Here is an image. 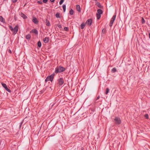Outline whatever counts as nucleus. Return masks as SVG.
I'll use <instances>...</instances> for the list:
<instances>
[{"mask_svg":"<svg viewBox=\"0 0 150 150\" xmlns=\"http://www.w3.org/2000/svg\"><path fill=\"white\" fill-rule=\"evenodd\" d=\"M37 3L38 4H42V2L41 1H38L37 2Z\"/></svg>","mask_w":150,"mask_h":150,"instance_id":"obj_32","label":"nucleus"},{"mask_svg":"<svg viewBox=\"0 0 150 150\" xmlns=\"http://www.w3.org/2000/svg\"><path fill=\"white\" fill-rule=\"evenodd\" d=\"M97 6H98V7L99 8H101L102 7V6L99 3H97Z\"/></svg>","mask_w":150,"mask_h":150,"instance_id":"obj_25","label":"nucleus"},{"mask_svg":"<svg viewBox=\"0 0 150 150\" xmlns=\"http://www.w3.org/2000/svg\"><path fill=\"white\" fill-rule=\"evenodd\" d=\"M116 17V14H115L112 17L111 19V20L110 21V24H109V26L110 27H112V24L115 21V19Z\"/></svg>","mask_w":150,"mask_h":150,"instance_id":"obj_4","label":"nucleus"},{"mask_svg":"<svg viewBox=\"0 0 150 150\" xmlns=\"http://www.w3.org/2000/svg\"><path fill=\"white\" fill-rule=\"evenodd\" d=\"M58 84L59 86H62L64 83V80L62 78H60L58 80Z\"/></svg>","mask_w":150,"mask_h":150,"instance_id":"obj_5","label":"nucleus"},{"mask_svg":"<svg viewBox=\"0 0 150 150\" xmlns=\"http://www.w3.org/2000/svg\"><path fill=\"white\" fill-rule=\"evenodd\" d=\"M145 118L146 119H148L149 118V116L147 114H145Z\"/></svg>","mask_w":150,"mask_h":150,"instance_id":"obj_30","label":"nucleus"},{"mask_svg":"<svg viewBox=\"0 0 150 150\" xmlns=\"http://www.w3.org/2000/svg\"><path fill=\"white\" fill-rule=\"evenodd\" d=\"M64 29L66 31H68L69 30L68 28L67 27H65L64 28Z\"/></svg>","mask_w":150,"mask_h":150,"instance_id":"obj_31","label":"nucleus"},{"mask_svg":"<svg viewBox=\"0 0 150 150\" xmlns=\"http://www.w3.org/2000/svg\"><path fill=\"white\" fill-rule=\"evenodd\" d=\"M54 75L55 74L54 73L52 74L51 75L48 76L45 79V81L46 82H47L50 81H52Z\"/></svg>","mask_w":150,"mask_h":150,"instance_id":"obj_2","label":"nucleus"},{"mask_svg":"<svg viewBox=\"0 0 150 150\" xmlns=\"http://www.w3.org/2000/svg\"><path fill=\"white\" fill-rule=\"evenodd\" d=\"M58 27L59 28H60L61 27V25H58Z\"/></svg>","mask_w":150,"mask_h":150,"instance_id":"obj_38","label":"nucleus"},{"mask_svg":"<svg viewBox=\"0 0 150 150\" xmlns=\"http://www.w3.org/2000/svg\"><path fill=\"white\" fill-rule=\"evenodd\" d=\"M103 13V11L101 9H99L97 10V13L98 14L101 15Z\"/></svg>","mask_w":150,"mask_h":150,"instance_id":"obj_12","label":"nucleus"},{"mask_svg":"<svg viewBox=\"0 0 150 150\" xmlns=\"http://www.w3.org/2000/svg\"><path fill=\"white\" fill-rule=\"evenodd\" d=\"M8 52L10 53H11V50L10 49L8 50Z\"/></svg>","mask_w":150,"mask_h":150,"instance_id":"obj_36","label":"nucleus"},{"mask_svg":"<svg viewBox=\"0 0 150 150\" xmlns=\"http://www.w3.org/2000/svg\"><path fill=\"white\" fill-rule=\"evenodd\" d=\"M109 89L108 88H106V91L105 93V94H107L109 92Z\"/></svg>","mask_w":150,"mask_h":150,"instance_id":"obj_26","label":"nucleus"},{"mask_svg":"<svg viewBox=\"0 0 150 150\" xmlns=\"http://www.w3.org/2000/svg\"><path fill=\"white\" fill-rule=\"evenodd\" d=\"M1 84L3 87L6 91L9 93L11 92V91L7 88V85L6 84L1 83Z\"/></svg>","mask_w":150,"mask_h":150,"instance_id":"obj_6","label":"nucleus"},{"mask_svg":"<svg viewBox=\"0 0 150 150\" xmlns=\"http://www.w3.org/2000/svg\"><path fill=\"white\" fill-rule=\"evenodd\" d=\"M74 13V11L72 9H71L69 11V13L71 15H72Z\"/></svg>","mask_w":150,"mask_h":150,"instance_id":"obj_22","label":"nucleus"},{"mask_svg":"<svg viewBox=\"0 0 150 150\" xmlns=\"http://www.w3.org/2000/svg\"><path fill=\"white\" fill-rule=\"evenodd\" d=\"M149 38H150V33H149Z\"/></svg>","mask_w":150,"mask_h":150,"instance_id":"obj_39","label":"nucleus"},{"mask_svg":"<svg viewBox=\"0 0 150 150\" xmlns=\"http://www.w3.org/2000/svg\"><path fill=\"white\" fill-rule=\"evenodd\" d=\"M116 71L117 69L115 67L113 68L111 70V71L112 73H115L116 72Z\"/></svg>","mask_w":150,"mask_h":150,"instance_id":"obj_18","label":"nucleus"},{"mask_svg":"<svg viewBox=\"0 0 150 150\" xmlns=\"http://www.w3.org/2000/svg\"><path fill=\"white\" fill-rule=\"evenodd\" d=\"M17 0H12V2L13 3H15L17 1Z\"/></svg>","mask_w":150,"mask_h":150,"instance_id":"obj_34","label":"nucleus"},{"mask_svg":"<svg viewBox=\"0 0 150 150\" xmlns=\"http://www.w3.org/2000/svg\"><path fill=\"white\" fill-rule=\"evenodd\" d=\"M13 34H16L18 30V26L16 25L15 27L13 28Z\"/></svg>","mask_w":150,"mask_h":150,"instance_id":"obj_8","label":"nucleus"},{"mask_svg":"<svg viewBox=\"0 0 150 150\" xmlns=\"http://www.w3.org/2000/svg\"><path fill=\"white\" fill-rule=\"evenodd\" d=\"M85 26V24L84 23H82L81 25V29H83Z\"/></svg>","mask_w":150,"mask_h":150,"instance_id":"obj_16","label":"nucleus"},{"mask_svg":"<svg viewBox=\"0 0 150 150\" xmlns=\"http://www.w3.org/2000/svg\"><path fill=\"white\" fill-rule=\"evenodd\" d=\"M102 32H104V31H103V30H102Z\"/></svg>","mask_w":150,"mask_h":150,"instance_id":"obj_41","label":"nucleus"},{"mask_svg":"<svg viewBox=\"0 0 150 150\" xmlns=\"http://www.w3.org/2000/svg\"><path fill=\"white\" fill-rule=\"evenodd\" d=\"M21 125H22V123H21L20 125V127H21Z\"/></svg>","mask_w":150,"mask_h":150,"instance_id":"obj_40","label":"nucleus"},{"mask_svg":"<svg viewBox=\"0 0 150 150\" xmlns=\"http://www.w3.org/2000/svg\"><path fill=\"white\" fill-rule=\"evenodd\" d=\"M50 38L49 37H46L43 39V41L44 43H47L49 42Z\"/></svg>","mask_w":150,"mask_h":150,"instance_id":"obj_9","label":"nucleus"},{"mask_svg":"<svg viewBox=\"0 0 150 150\" xmlns=\"http://www.w3.org/2000/svg\"><path fill=\"white\" fill-rule=\"evenodd\" d=\"M0 21L3 23L4 22V18L1 16H0Z\"/></svg>","mask_w":150,"mask_h":150,"instance_id":"obj_20","label":"nucleus"},{"mask_svg":"<svg viewBox=\"0 0 150 150\" xmlns=\"http://www.w3.org/2000/svg\"><path fill=\"white\" fill-rule=\"evenodd\" d=\"M38 47H40L41 46V43L40 41H39L38 42Z\"/></svg>","mask_w":150,"mask_h":150,"instance_id":"obj_23","label":"nucleus"},{"mask_svg":"<svg viewBox=\"0 0 150 150\" xmlns=\"http://www.w3.org/2000/svg\"><path fill=\"white\" fill-rule=\"evenodd\" d=\"M76 9L78 12H80L81 11L80 7L79 5H76Z\"/></svg>","mask_w":150,"mask_h":150,"instance_id":"obj_13","label":"nucleus"},{"mask_svg":"<svg viewBox=\"0 0 150 150\" xmlns=\"http://www.w3.org/2000/svg\"><path fill=\"white\" fill-rule=\"evenodd\" d=\"M47 1V0H43V2L44 3H46Z\"/></svg>","mask_w":150,"mask_h":150,"instance_id":"obj_33","label":"nucleus"},{"mask_svg":"<svg viewBox=\"0 0 150 150\" xmlns=\"http://www.w3.org/2000/svg\"><path fill=\"white\" fill-rule=\"evenodd\" d=\"M66 69L61 66L57 67L55 69L54 71V73L56 74L61 73L64 71Z\"/></svg>","mask_w":150,"mask_h":150,"instance_id":"obj_1","label":"nucleus"},{"mask_svg":"<svg viewBox=\"0 0 150 150\" xmlns=\"http://www.w3.org/2000/svg\"><path fill=\"white\" fill-rule=\"evenodd\" d=\"M21 17L23 18L24 19H26L27 18V16L22 13H21Z\"/></svg>","mask_w":150,"mask_h":150,"instance_id":"obj_14","label":"nucleus"},{"mask_svg":"<svg viewBox=\"0 0 150 150\" xmlns=\"http://www.w3.org/2000/svg\"><path fill=\"white\" fill-rule=\"evenodd\" d=\"M31 38V35L30 34H29L27 35L26 36V38L27 40H30Z\"/></svg>","mask_w":150,"mask_h":150,"instance_id":"obj_17","label":"nucleus"},{"mask_svg":"<svg viewBox=\"0 0 150 150\" xmlns=\"http://www.w3.org/2000/svg\"><path fill=\"white\" fill-rule=\"evenodd\" d=\"M45 23L46 25L47 26H50V23L47 19H46Z\"/></svg>","mask_w":150,"mask_h":150,"instance_id":"obj_15","label":"nucleus"},{"mask_svg":"<svg viewBox=\"0 0 150 150\" xmlns=\"http://www.w3.org/2000/svg\"><path fill=\"white\" fill-rule=\"evenodd\" d=\"M100 97V96H98V97L97 98H96V101L97 100H98L99 98Z\"/></svg>","mask_w":150,"mask_h":150,"instance_id":"obj_35","label":"nucleus"},{"mask_svg":"<svg viewBox=\"0 0 150 150\" xmlns=\"http://www.w3.org/2000/svg\"><path fill=\"white\" fill-rule=\"evenodd\" d=\"M9 28L10 29L11 31H13V28H12V26H11V25H9Z\"/></svg>","mask_w":150,"mask_h":150,"instance_id":"obj_28","label":"nucleus"},{"mask_svg":"<svg viewBox=\"0 0 150 150\" xmlns=\"http://www.w3.org/2000/svg\"><path fill=\"white\" fill-rule=\"evenodd\" d=\"M96 16H97V19L98 20L100 18L101 16H100V15L98 14H96Z\"/></svg>","mask_w":150,"mask_h":150,"instance_id":"obj_24","label":"nucleus"},{"mask_svg":"<svg viewBox=\"0 0 150 150\" xmlns=\"http://www.w3.org/2000/svg\"><path fill=\"white\" fill-rule=\"evenodd\" d=\"M145 22V20L143 18H142V24H144Z\"/></svg>","mask_w":150,"mask_h":150,"instance_id":"obj_27","label":"nucleus"},{"mask_svg":"<svg viewBox=\"0 0 150 150\" xmlns=\"http://www.w3.org/2000/svg\"><path fill=\"white\" fill-rule=\"evenodd\" d=\"M55 16L58 18H61L60 14L59 13H57L55 14Z\"/></svg>","mask_w":150,"mask_h":150,"instance_id":"obj_21","label":"nucleus"},{"mask_svg":"<svg viewBox=\"0 0 150 150\" xmlns=\"http://www.w3.org/2000/svg\"><path fill=\"white\" fill-rule=\"evenodd\" d=\"M64 0H60L59 4L60 5H61L64 2Z\"/></svg>","mask_w":150,"mask_h":150,"instance_id":"obj_29","label":"nucleus"},{"mask_svg":"<svg viewBox=\"0 0 150 150\" xmlns=\"http://www.w3.org/2000/svg\"><path fill=\"white\" fill-rule=\"evenodd\" d=\"M114 120L115 123L116 125H119L121 123L120 118L118 117H115Z\"/></svg>","mask_w":150,"mask_h":150,"instance_id":"obj_3","label":"nucleus"},{"mask_svg":"<svg viewBox=\"0 0 150 150\" xmlns=\"http://www.w3.org/2000/svg\"><path fill=\"white\" fill-rule=\"evenodd\" d=\"M92 23V20L91 19H88L86 22V24L89 26H90L91 25Z\"/></svg>","mask_w":150,"mask_h":150,"instance_id":"obj_7","label":"nucleus"},{"mask_svg":"<svg viewBox=\"0 0 150 150\" xmlns=\"http://www.w3.org/2000/svg\"><path fill=\"white\" fill-rule=\"evenodd\" d=\"M32 21L35 24H37L38 23V21L37 20V18H34L32 20Z\"/></svg>","mask_w":150,"mask_h":150,"instance_id":"obj_11","label":"nucleus"},{"mask_svg":"<svg viewBox=\"0 0 150 150\" xmlns=\"http://www.w3.org/2000/svg\"><path fill=\"white\" fill-rule=\"evenodd\" d=\"M50 1L51 2H54V0H50Z\"/></svg>","mask_w":150,"mask_h":150,"instance_id":"obj_37","label":"nucleus"},{"mask_svg":"<svg viewBox=\"0 0 150 150\" xmlns=\"http://www.w3.org/2000/svg\"><path fill=\"white\" fill-rule=\"evenodd\" d=\"M63 12H65L66 11V6L65 4H63Z\"/></svg>","mask_w":150,"mask_h":150,"instance_id":"obj_19","label":"nucleus"},{"mask_svg":"<svg viewBox=\"0 0 150 150\" xmlns=\"http://www.w3.org/2000/svg\"><path fill=\"white\" fill-rule=\"evenodd\" d=\"M30 32L32 33H34L35 34H38V30L36 29H33L30 31Z\"/></svg>","mask_w":150,"mask_h":150,"instance_id":"obj_10","label":"nucleus"},{"mask_svg":"<svg viewBox=\"0 0 150 150\" xmlns=\"http://www.w3.org/2000/svg\"><path fill=\"white\" fill-rule=\"evenodd\" d=\"M102 32H104V31H103V30H102Z\"/></svg>","mask_w":150,"mask_h":150,"instance_id":"obj_42","label":"nucleus"}]
</instances>
